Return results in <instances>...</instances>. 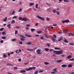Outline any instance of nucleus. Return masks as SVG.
<instances>
[{
  "mask_svg": "<svg viewBox=\"0 0 74 74\" xmlns=\"http://www.w3.org/2000/svg\"><path fill=\"white\" fill-rule=\"evenodd\" d=\"M52 12H53V13H54V14H55V13H56V10H52Z\"/></svg>",
  "mask_w": 74,
  "mask_h": 74,
  "instance_id": "28",
  "label": "nucleus"
},
{
  "mask_svg": "<svg viewBox=\"0 0 74 74\" xmlns=\"http://www.w3.org/2000/svg\"><path fill=\"white\" fill-rule=\"evenodd\" d=\"M67 65L65 64H64L61 65V67H63V68H64V67H67Z\"/></svg>",
  "mask_w": 74,
  "mask_h": 74,
  "instance_id": "10",
  "label": "nucleus"
},
{
  "mask_svg": "<svg viewBox=\"0 0 74 74\" xmlns=\"http://www.w3.org/2000/svg\"><path fill=\"white\" fill-rule=\"evenodd\" d=\"M15 22V21L14 20H13L11 21V23H14Z\"/></svg>",
  "mask_w": 74,
  "mask_h": 74,
  "instance_id": "25",
  "label": "nucleus"
},
{
  "mask_svg": "<svg viewBox=\"0 0 74 74\" xmlns=\"http://www.w3.org/2000/svg\"><path fill=\"white\" fill-rule=\"evenodd\" d=\"M19 44H21V45L23 44V42L22 41H21L20 42H19Z\"/></svg>",
  "mask_w": 74,
  "mask_h": 74,
  "instance_id": "48",
  "label": "nucleus"
},
{
  "mask_svg": "<svg viewBox=\"0 0 74 74\" xmlns=\"http://www.w3.org/2000/svg\"><path fill=\"white\" fill-rule=\"evenodd\" d=\"M45 37L47 38H49V36H48V34H47L46 33L45 34Z\"/></svg>",
  "mask_w": 74,
  "mask_h": 74,
  "instance_id": "7",
  "label": "nucleus"
},
{
  "mask_svg": "<svg viewBox=\"0 0 74 74\" xmlns=\"http://www.w3.org/2000/svg\"><path fill=\"white\" fill-rule=\"evenodd\" d=\"M21 21H25V22H27V19L26 17L23 18L21 20Z\"/></svg>",
  "mask_w": 74,
  "mask_h": 74,
  "instance_id": "6",
  "label": "nucleus"
},
{
  "mask_svg": "<svg viewBox=\"0 0 74 74\" xmlns=\"http://www.w3.org/2000/svg\"><path fill=\"white\" fill-rule=\"evenodd\" d=\"M55 73H56V72H51V74H55Z\"/></svg>",
  "mask_w": 74,
  "mask_h": 74,
  "instance_id": "52",
  "label": "nucleus"
},
{
  "mask_svg": "<svg viewBox=\"0 0 74 74\" xmlns=\"http://www.w3.org/2000/svg\"><path fill=\"white\" fill-rule=\"evenodd\" d=\"M46 5H48V6H51V5L48 3H47Z\"/></svg>",
  "mask_w": 74,
  "mask_h": 74,
  "instance_id": "31",
  "label": "nucleus"
},
{
  "mask_svg": "<svg viewBox=\"0 0 74 74\" xmlns=\"http://www.w3.org/2000/svg\"><path fill=\"white\" fill-rule=\"evenodd\" d=\"M64 2H66V3H69V0H64Z\"/></svg>",
  "mask_w": 74,
  "mask_h": 74,
  "instance_id": "21",
  "label": "nucleus"
},
{
  "mask_svg": "<svg viewBox=\"0 0 74 74\" xmlns=\"http://www.w3.org/2000/svg\"><path fill=\"white\" fill-rule=\"evenodd\" d=\"M68 67H72V65L71 64H69L68 65Z\"/></svg>",
  "mask_w": 74,
  "mask_h": 74,
  "instance_id": "33",
  "label": "nucleus"
},
{
  "mask_svg": "<svg viewBox=\"0 0 74 74\" xmlns=\"http://www.w3.org/2000/svg\"><path fill=\"white\" fill-rule=\"evenodd\" d=\"M25 36H27V37H32V36L30 35L25 34Z\"/></svg>",
  "mask_w": 74,
  "mask_h": 74,
  "instance_id": "17",
  "label": "nucleus"
},
{
  "mask_svg": "<svg viewBox=\"0 0 74 74\" xmlns=\"http://www.w3.org/2000/svg\"><path fill=\"white\" fill-rule=\"evenodd\" d=\"M3 42H4V41H3V40H2L0 41L1 43H3Z\"/></svg>",
  "mask_w": 74,
  "mask_h": 74,
  "instance_id": "58",
  "label": "nucleus"
},
{
  "mask_svg": "<svg viewBox=\"0 0 74 74\" xmlns=\"http://www.w3.org/2000/svg\"><path fill=\"white\" fill-rule=\"evenodd\" d=\"M74 60V58H72V59H70L69 60V61H73V60Z\"/></svg>",
  "mask_w": 74,
  "mask_h": 74,
  "instance_id": "36",
  "label": "nucleus"
},
{
  "mask_svg": "<svg viewBox=\"0 0 74 74\" xmlns=\"http://www.w3.org/2000/svg\"><path fill=\"white\" fill-rule=\"evenodd\" d=\"M18 33V31L17 30H16L15 31V34H17Z\"/></svg>",
  "mask_w": 74,
  "mask_h": 74,
  "instance_id": "41",
  "label": "nucleus"
},
{
  "mask_svg": "<svg viewBox=\"0 0 74 74\" xmlns=\"http://www.w3.org/2000/svg\"><path fill=\"white\" fill-rule=\"evenodd\" d=\"M14 70H16L18 69V68L17 67H14Z\"/></svg>",
  "mask_w": 74,
  "mask_h": 74,
  "instance_id": "44",
  "label": "nucleus"
},
{
  "mask_svg": "<svg viewBox=\"0 0 74 74\" xmlns=\"http://www.w3.org/2000/svg\"><path fill=\"white\" fill-rule=\"evenodd\" d=\"M53 51V49H51L49 50L50 52H52V51Z\"/></svg>",
  "mask_w": 74,
  "mask_h": 74,
  "instance_id": "57",
  "label": "nucleus"
},
{
  "mask_svg": "<svg viewBox=\"0 0 74 74\" xmlns=\"http://www.w3.org/2000/svg\"><path fill=\"white\" fill-rule=\"evenodd\" d=\"M41 50L40 49H38V50H36V53H38V54H39V55H40V54H41Z\"/></svg>",
  "mask_w": 74,
  "mask_h": 74,
  "instance_id": "4",
  "label": "nucleus"
},
{
  "mask_svg": "<svg viewBox=\"0 0 74 74\" xmlns=\"http://www.w3.org/2000/svg\"><path fill=\"white\" fill-rule=\"evenodd\" d=\"M64 41L65 43H69V42L67 41L66 39H65V40H64Z\"/></svg>",
  "mask_w": 74,
  "mask_h": 74,
  "instance_id": "24",
  "label": "nucleus"
},
{
  "mask_svg": "<svg viewBox=\"0 0 74 74\" xmlns=\"http://www.w3.org/2000/svg\"><path fill=\"white\" fill-rule=\"evenodd\" d=\"M69 44L70 45H72V46L74 45V43L72 42L70 43Z\"/></svg>",
  "mask_w": 74,
  "mask_h": 74,
  "instance_id": "27",
  "label": "nucleus"
},
{
  "mask_svg": "<svg viewBox=\"0 0 74 74\" xmlns=\"http://www.w3.org/2000/svg\"><path fill=\"white\" fill-rule=\"evenodd\" d=\"M68 36H73V34H72V33H70L68 35Z\"/></svg>",
  "mask_w": 74,
  "mask_h": 74,
  "instance_id": "38",
  "label": "nucleus"
},
{
  "mask_svg": "<svg viewBox=\"0 0 74 74\" xmlns=\"http://www.w3.org/2000/svg\"><path fill=\"white\" fill-rule=\"evenodd\" d=\"M22 17H20L18 19L19 20H22Z\"/></svg>",
  "mask_w": 74,
  "mask_h": 74,
  "instance_id": "53",
  "label": "nucleus"
},
{
  "mask_svg": "<svg viewBox=\"0 0 74 74\" xmlns=\"http://www.w3.org/2000/svg\"><path fill=\"white\" fill-rule=\"evenodd\" d=\"M70 21L69 20H62V23L64 24L65 23H67L69 22Z\"/></svg>",
  "mask_w": 74,
  "mask_h": 74,
  "instance_id": "5",
  "label": "nucleus"
},
{
  "mask_svg": "<svg viewBox=\"0 0 74 74\" xmlns=\"http://www.w3.org/2000/svg\"><path fill=\"white\" fill-rule=\"evenodd\" d=\"M32 43V41L29 42L25 44L26 45H31Z\"/></svg>",
  "mask_w": 74,
  "mask_h": 74,
  "instance_id": "9",
  "label": "nucleus"
},
{
  "mask_svg": "<svg viewBox=\"0 0 74 74\" xmlns=\"http://www.w3.org/2000/svg\"><path fill=\"white\" fill-rule=\"evenodd\" d=\"M1 38L3 40H5L6 39V37L5 36H3L1 37Z\"/></svg>",
  "mask_w": 74,
  "mask_h": 74,
  "instance_id": "14",
  "label": "nucleus"
},
{
  "mask_svg": "<svg viewBox=\"0 0 74 74\" xmlns=\"http://www.w3.org/2000/svg\"><path fill=\"white\" fill-rule=\"evenodd\" d=\"M15 11H14L12 12V15H13L14 14H15Z\"/></svg>",
  "mask_w": 74,
  "mask_h": 74,
  "instance_id": "34",
  "label": "nucleus"
},
{
  "mask_svg": "<svg viewBox=\"0 0 74 74\" xmlns=\"http://www.w3.org/2000/svg\"><path fill=\"white\" fill-rule=\"evenodd\" d=\"M38 23H35L36 26H38Z\"/></svg>",
  "mask_w": 74,
  "mask_h": 74,
  "instance_id": "63",
  "label": "nucleus"
},
{
  "mask_svg": "<svg viewBox=\"0 0 74 74\" xmlns=\"http://www.w3.org/2000/svg\"><path fill=\"white\" fill-rule=\"evenodd\" d=\"M7 17H6L4 19L2 20V21H3L4 22H5L6 21H7Z\"/></svg>",
  "mask_w": 74,
  "mask_h": 74,
  "instance_id": "13",
  "label": "nucleus"
},
{
  "mask_svg": "<svg viewBox=\"0 0 74 74\" xmlns=\"http://www.w3.org/2000/svg\"><path fill=\"white\" fill-rule=\"evenodd\" d=\"M3 30V28H1L0 29V31H2Z\"/></svg>",
  "mask_w": 74,
  "mask_h": 74,
  "instance_id": "56",
  "label": "nucleus"
},
{
  "mask_svg": "<svg viewBox=\"0 0 74 74\" xmlns=\"http://www.w3.org/2000/svg\"><path fill=\"white\" fill-rule=\"evenodd\" d=\"M64 32L65 33H67L69 32V30H68L67 29H65L64 30Z\"/></svg>",
  "mask_w": 74,
  "mask_h": 74,
  "instance_id": "11",
  "label": "nucleus"
},
{
  "mask_svg": "<svg viewBox=\"0 0 74 74\" xmlns=\"http://www.w3.org/2000/svg\"><path fill=\"white\" fill-rule=\"evenodd\" d=\"M3 57L4 58H7V55L4 54L3 55Z\"/></svg>",
  "mask_w": 74,
  "mask_h": 74,
  "instance_id": "29",
  "label": "nucleus"
},
{
  "mask_svg": "<svg viewBox=\"0 0 74 74\" xmlns=\"http://www.w3.org/2000/svg\"><path fill=\"white\" fill-rule=\"evenodd\" d=\"M38 4L37 3L36 5V8H38Z\"/></svg>",
  "mask_w": 74,
  "mask_h": 74,
  "instance_id": "32",
  "label": "nucleus"
},
{
  "mask_svg": "<svg viewBox=\"0 0 74 74\" xmlns=\"http://www.w3.org/2000/svg\"><path fill=\"white\" fill-rule=\"evenodd\" d=\"M22 11V9H20L18 11V12H21V11Z\"/></svg>",
  "mask_w": 74,
  "mask_h": 74,
  "instance_id": "45",
  "label": "nucleus"
},
{
  "mask_svg": "<svg viewBox=\"0 0 74 74\" xmlns=\"http://www.w3.org/2000/svg\"><path fill=\"white\" fill-rule=\"evenodd\" d=\"M16 39L15 38L13 39L12 40V41H16Z\"/></svg>",
  "mask_w": 74,
  "mask_h": 74,
  "instance_id": "51",
  "label": "nucleus"
},
{
  "mask_svg": "<svg viewBox=\"0 0 74 74\" xmlns=\"http://www.w3.org/2000/svg\"><path fill=\"white\" fill-rule=\"evenodd\" d=\"M39 72L40 73H42V72H43V70H40L39 71Z\"/></svg>",
  "mask_w": 74,
  "mask_h": 74,
  "instance_id": "50",
  "label": "nucleus"
},
{
  "mask_svg": "<svg viewBox=\"0 0 74 74\" xmlns=\"http://www.w3.org/2000/svg\"><path fill=\"white\" fill-rule=\"evenodd\" d=\"M56 12H57V14H58V15H59L60 14V13L58 12V11Z\"/></svg>",
  "mask_w": 74,
  "mask_h": 74,
  "instance_id": "55",
  "label": "nucleus"
},
{
  "mask_svg": "<svg viewBox=\"0 0 74 74\" xmlns=\"http://www.w3.org/2000/svg\"><path fill=\"white\" fill-rule=\"evenodd\" d=\"M45 50L46 51H48L49 49L48 48H46L45 49Z\"/></svg>",
  "mask_w": 74,
  "mask_h": 74,
  "instance_id": "30",
  "label": "nucleus"
},
{
  "mask_svg": "<svg viewBox=\"0 0 74 74\" xmlns=\"http://www.w3.org/2000/svg\"><path fill=\"white\" fill-rule=\"evenodd\" d=\"M36 68V67H30L29 68H27L25 69L26 71H29V70H31L33 69V70H35Z\"/></svg>",
  "mask_w": 74,
  "mask_h": 74,
  "instance_id": "2",
  "label": "nucleus"
},
{
  "mask_svg": "<svg viewBox=\"0 0 74 74\" xmlns=\"http://www.w3.org/2000/svg\"><path fill=\"white\" fill-rule=\"evenodd\" d=\"M35 30H36L35 29L32 28L31 29V31L32 32H34L35 31Z\"/></svg>",
  "mask_w": 74,
  "mask_h": 74,
  "instance_id": "19",
  "label": "nucleus"
},
{
  "mask_svg": "<svg viewBox=\"0 0 74 74\" xmlns=\"http://www.w3.org/2000/svg\"><path fill=\"white\" fill-rule=\"evenodd\" d=\"M21 73H26V71L25 70H23V71H21Z\"/></svg>",
  "mask_w": 74,
  "mask_h": 74,
  "instance_id": "22",
  "label": "nucleus"
},
{
  "mask_svg": "<svg viewBox=\"0 0 74 74\" xmlns=\"http://www.w3.org/2000/svg\"><path fill=\"white\" fill-rule=\"evenodd\" d=\"M37 33H42V31H37Z\"/></svg>",
  "mask_w": 74,
  "mask_h": 74,
  "instance_id": "39",
  "label": "nucleus"
},
{
  "mask_svg": "<svg viewBox=\"0 0 74 74\" xmlns=\"http://www.w3.org/2000/svg\"><path fill=\"white\" fill-rule=\"evenodd\" d=\"M55 49H56V50H57L58 49H59V50H60V48H55Z\"/></svg>",
  "mask_w": 74,
  "mask_h": 74,
  "instance_id": "40",
  "label": "nucleus"
},
{
  "mask_svg": "<svg viewBox=\"0 0 74 74\" xmlns=\"http://www.w3.org/2000/svg\"><path fill=\"white\" fill-rule=\"evenodd\" d=\"M16 28H17V29H19L20 28V27L18 26H17L16 27Z\"/></svg>",
  "mask_w": 74,
  "mask_h": 74,
  "instance_id": "47",
  "label": "nucleus"
},
{
  "mask_svg": "<svg viewBox=\"0 0 74 74\" xmlns=\"http://www.w3.org/2000/svg\"><path fill=\"white\" fill-rule=\"evenodd\" d=\"M2 34H3V35H4V34H5V32H2Z\"/></svg>",
  "mask_w": 74,
  "mask_h": 74,
  "instance_id": "42",
  "label": "nucleus"
},
{
  "mask_svg": "<svg viewBox=\"0 0 74 74\" xmlns=\"http://www.w3.org/2000/svg\"><path fill=\"white\" fill-rule=\"evenodd\" d=\"M60 39L61 40H63V36H60Z\"/></svg>",
  "mask_w": 74,
  "mask_h": 74,
  "instance_id": "46",
  "label": "nucleus"
},
{
  "mask_svg": "<svg viewBox=\"0 0 74 74\" xmlns=\"http://www.w3.org/2000/svg\"><path fill=\"white\" fill-rule=\"evenodd\" d=\"M62 61H63L62 60H57V62H58V63H60V62H62Z\"/></svg>",
  "mask_w": 74,
  "mask_h": 74,
  "instance_id": "18",
  "label": "nucleus"
},
{
  "mask_svg": "<svg viewBox=\"0 0 74 74\" xmlns=\"http://www.w3.org/2000/svg\"><path fill=\"white\" fill-rule=\"evenodd\" d=\"M40 39L41 40H43L44 39V36H42V37H40Z\"/></svg>",
  "mask_w": 74,
  "mask_h": 74,
  "instance_id": "37",
  "label": "nucleus"
},
{
  "mask_svg": "<svg viewBox=\"0 0 74 74\" xmlns=\"http://www.w3.org/2000/svg\"><path fill=\"white\" fill-rule=\"evenodd\" d=\"M46 45L48 46L49 47H50V45H49V44H46Z\"/></svg>",
  "mask_w": 74,
  "mask_h": 74,
  "instance_id": "62",
  "label": "nucleus"
},
{
  "mask_svg": "<svg viewBox=\"0 0 74 74\" xmlns=\"http://www.w3.org/2000/svg\"><path fill=\"white\" fill-rule=\"evenodd\" d=\"M67 58L68 59H71V56L69 55L68 56Z\"/></svg>",
  "mask_w": 74,
  "mask_h": 74,
  "instance_id": "20",
  "label": "nucleus"
},
{
  "mask_svg": "<svg viewBox=\"0 0 74 74\" xmlns=\"http://www.w3.org/2000/svg\"><path fill=\"white\" fill-rule=\"evenodd\" d=\"M11 26V24H8L7 26V27H9L10 26Z\"/></svg>",
  "mask_w": 74,
  "mask_h": 74,
  "instance_id": "61",
  "label": "nucleus"
},
{
  "mask_svg": "<svg viewBox=\"0 0 74 74\" xmlns=\"http://www.w3.org/2000/svg\"><path fill=\"white\" fill-rule=\"evenodd\" d=\"M20 37H24V38H25V36L21 35H20Z\"/></svg>",
  "mask_w": 74,
  "mask_h": 74,
  "instance_id": "43",
  "label": "nucleus"
},
{
  "mask_svg": "<svg viewBox=\"0 0 74 74\" xmlns=\"http://www.w3.org/2000/svg\"><path fill=\"white\" fill-rule=\"evenodd\" d=\"M18 61H19V62H21V58H19L18 59Z\"/></svg>",
  "mask_w": 74,
  "mask_h": 74,
  "instance_id": "64",
  "label": "nucleus"
},
{
  "mask_svg": "<svg viewBox=\"0 0 74 74\" xmlns=\"http://www.w3.org/2000/svg\"><path fill=\"white\" fill-rule=\"evenodd\" d=\"M37 17L38 19H40L41 21H44L45 20V18H44L42 17L39 16H37Z\"/></svg>",
  "mask_w": 74,
  "mask_h": 74,
  "instance_id": "3",
  "label": "nucleus"
},
{
  "mask_svg": "<svg viewBox=\"0 0 74 74\" xmlns=\"http://www.w3.org/2000/svg\"><path fill=\"white\" fill-rule=\"evenodd\" d=\"M39 73V71H38V70H36L35 71V72H34V74H38V73Z\"/></svg>",
  "mask_w": 74,
  "mask_h": 74,
  "instance_id": "12",
  "label": "nucleus"
},
{
  "mask_svg": "<svg viewBox=\"0 0 74 74\" xmlns=\"http://www.w3.org/2000/svg\"><path fill=\"white\" fill-rule=\"evenodd\" d=\"M51 40L53 42H55L56 39L53 37H51Z\"/></svg>",
  "mask_w": 74,
  "mask_h": 74,
  "instance_id": "8",
  "label": "nucleus"
},
{
  "mask_svg": "<svg viewBox=\"0 0 74 74\" xmlns=\"http://www.w3.org/2000/svg\"><path fill=\"white\" fill-rule=\"evenodd\" d=\"M66 56V55H65L64 54H63L62 55V57H64V56Z\"/></svg>",
  "mask_w": 74,
  "mask_h": 74,
  "instance_id": "59",
  "label": "nucleus"
},
{
  "mask_svg": "<svg viewBox=\"0 0 74 74\" xmlns=\"http://www.w3.org/2000/svg\"><path fill=\"white\" fill-rule=\"evenodd\" d=\"M53 37H54V38H56V36L55 34L53 35Z\"/></svg>",
  "mask_w": 74,
  "mask_h": 74,
  "instance_id": "54",
  "label": "nucleus"
},
{
  "mask_svg": "<svg viewBox=\"0 0 74 74\" xmlns=\"http://www.w3.org/2000/svg\"><path fill=\"white\" fill-rule=\"evenodd\" d=\"M12 10H11L10 11V12L9 13V14H10V15H11V13L12 12Z\"/></svg>",
  "mask_w": 74,
  "mask_h": 74,
  "instance_id": "60",
  "label": "nucleus"
},
{
  "mask_svg": "<svg viewBox=\"0 0 74 74\" xmlns=\"http://www.w3.org/2000/svg\"><path fill=\"white\" fill-rule=\"evenodd\" d=\"M17 16H14L12 17L13 19H15V18H17Z\"/></svg>",
  "mask_w": 74,
  "mask_h": 74,
  "instance_id": "49",
  "label": "nucleus"
},
{
  "mask_svg": "<svg viewBox=\"0 0 74 74\" xmlns=\"http://www.w3.org/2000/svg\"><path fill=\"white\" fill-rule=\"evenodd\" d=\"M54 53H56L55 54H56V55H61V54H62L63 53V51L62 50L60 51H53Z\"/></svg>",
  "mask_w": 74,
  "mask_h": 74,
  "instance_id": "1",
  "label": "nucleus"
},
{
  "mask_svg": "<svg viewBox=\"0 0 74 74\" xmlns=\"http://www.w3.org/2000/svg\"><path fill=\"white\" fill-rule=\"evenodd\" d=\"M46 19L47 21H49V20H50V18H49L48 17H47V18H46Z\"/></svg>",
  "mask_w": 74,
  "mask_h": 74,
  "instance_id": "35",
  "label": "nucleus"
},
{
  "mask_svg": "<svg viewBox=\"0 0 74 74\" xmlns=\"http://www.w3.org/2000/svg\"><path fill=\"white\" fill-rule=\"evenodd\" d=\"M24 37H23L22 38H21L20 39V40H21V41H25V39L24 38Z\"/></svg>",
  "mask_w": 74,
  "mask_h": 74,
  "instance_id": "16",
  "label": "nucleus"
},
{
  "mask_svg": "<svg viewBox=\"0 0 74 74\" xmlns=\"http://www.w3.org/2000/svg\"><path fill=\"white\" fill-rule=\"evenodd\" d=\"M45 64L46 65H48V64H49V62H45Z\"/></svg>",
  "mask_w": 74,
  "mask_h": 74,
  "instance_id": "23",
  "label": "nucleus"
},
{
  "mask_svg": "<svg viewBox=\"0 0 74 74\" xmlns=\"http://www.w3.org/2000/svg\"><path fill=\"white\" fill-rule=\"evenodd\" d=\"M34 50V49H27V51H33Z\"/></svg>",
  "mask_w": 74,
  "mask_h": 74,
  "instance_id": "15",
  "label": "nucleus"
},
{
  "mask_svg": "<svg viewBox=\"0 0 74 74\" xmlns=\"http://www.w3.org/2000/svg\"><path fill=\"white\" fill-rule=\"evenodd\" d=\"M34 5V3H29V5H30V6H32V5Z\"/></svg>",
  "mask_w": 74,
  "mask_h": 74,
  "instance_id": "26",
  "label": "nucleus"
}]
</instances>
